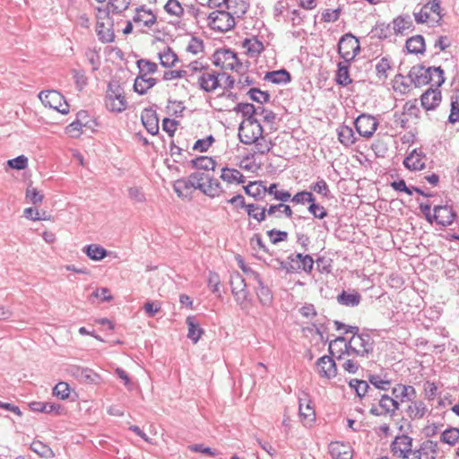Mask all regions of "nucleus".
I'll return each mask as SVG.
<instances>
[{"mask_svg":"<svg viewBox=\"0 0 459 459\" xmlns=\"http://www.w3.org/2000/svg\"><path fill=\"white\" fill-rule=\"evenodd\" d=\"M264 79L274 84H282L290 82L291 81V76L287 70L280 69L266 73Z\"/></svg>","mask_w":459,"mask_h":459,"instance_id":"obj_31","label":"nucleus"},{"mask_svg":"<svg viewBox=\"0 0 459 459\" xmlns=\"http://www.w3.org/2000/svg\"><path fill=\"white\" fill-rule=\"evenodd\" d=\"M440 440L451 446L455 445L459 440V429L449 428L446 429L441 434Z\"/></svg>","mask_w":459,"mask_h":459,"instance_id":"obj_56","label":"nucleus"},{"mask_svg":"<svg viewBox=\"0 0 459 459\" xmlns=\"http://www.w3.org/2000/svg\"><path fill=\"white\" fill-rule=\"evenodd\" d=\"M408 76L415 86H422L430 83L432 78L430 75V67L426 68L423 65L412 66Z\"/></svg>","mask_w":459,"mask_h":459,"instance_id":"obj_14","label":"nucleus"},{"mask_svg":"<svg viewBox=\"0 0 459 459\" xmlns=\"http://www.w3.org/2000/svg\"><path fill=\"white\" fill-rule=\"evenodd\" d=\"M53 394L62 400L68 398V396L70 394L69 385L65 382H59L53 388Z\"/></svg>","mask_w":459,"mask_h":459,"instance_id":"obj_63","label":"nucleus"},{"mask_svg":"<svg viewBox=\"0 0 459 459\" xmlns=\"http://www.w3.org/2000/svg\"><path fill=\"white\" fill-rule=\"evenodd\" d=\"M360 51L359 39L351 33H347L339 40L338 53L346 62L352 61Z\"/></svg>","mask_w":459,"mask_h":459,"instance_id":"obj_7","label":"nucleus"},{"mask_svg":"<svg viewBox=\"0 0 459 459\" xmlns=\"http://www.w3.org/2000/svg\"><path fill=\"white\" fill-rule=\"evenodd\" d=\"M136 64L139 68V74H145L147 76V74H154L158 69L156 63L147 59H140Z\"/></svg>","mask_w":459,"mask_h":459,"instance_id":"obj_54","label":"nucleus"},{"mask_svg":"<svg viewBox=\"0 0 459 459\" xmlns=\"http://www.w3.org/2000/svg\"><path fill=\"white\" fill-rule=\"evenodd\" d=\"M141 120L149 134L156 135L159 133V118L152 108H144L141 114Z\"/></svg>","mask_w":459,"mask_h":459,"instance_id":"obj_15","label":"nucleus"},{"mask_svg":"<svg viewBox=\"0 0 459 459\" xmlns=\"http://www.w3.org/2000/svg\"><path fill=\"white\" fill-rule=\"evenodd\" d=\"M242 47L246 49L247 55L250 57H256L264 49V43L256 37L245 39Z\"/></svg>","mask_w":459,"mask_h":459,"instance_id":"obj_22","label":"nucleus"},{"mask_svg":"<svg viewBox=\"0 0 459 459\" xmlns=\"http://www.w3.org/2000/svg\"><path fill=\"white\" fill-rule=\"evenodd\" d=\"M39 98L45 107L53 108L64 115L69 112L68 103L65 97L57 91H42L39 93Z\"/></svg>","mask_w":459,"mask_h":459,"instance_id":"obj_6","label":"nucleus"},{"mask_svg":"<svg viewBox=\"0 0 459 459\" xmlns=\"http://www.w3.org/2000/svg\"><path fill=\"white\" fill-rule=\"evenodd\" d=\"M310 189L325 197H329L330 195L329 186L323 178H319L316 183L311 185Z\"/></svg>","mask_w":459,"mask_h":459,"instance_id":"obj_64","label":"nucleus"},{"mask_svg":"<svg viewBox=\"0 0 459 459\" xmlns=\"http://www.w3.org/2000/svg\"><path fill=\"white\" fill-rule=\"evenodd\" d=\"M212 58L213 64L216 66H221L223 70H231L243 74L247 68V66L239 60L237 54L230 48L217 49Z\"/></svg>","mask_w":459,"mask_h":459,"instance_id":"obj_2","label":"nucleus"},{"mask_svg":"<svg viewBox=\"0 0 459 459\" xmlns=\"http://www.w3.org/2000/svg\"><path fill=\"white\" fill-rule=\"evenodd\" d=\"M131 0H108V8L115 14H120L130 5Z\"/></svg>","mask_w":459,"mask_h":459,"instance_id":"obj_55","label":"nucleus"},{"mask_svg":"<svg viewBox=\"0 0 459 459\" xmlns=\"http://www.w3.org/2000/svg\"><path fill=\"white\" fill-rule=\"evenodd\" d=\"M438 449L437 443L433 440H426L421 443L419 449L413 451V455L418 454L420 455L421 459H428L430 455H434L437 454Z\"/></svg>","mask_w":459,"mask_h":459,"instance_id":"obj_32","label":"nucleus"},{"mask_svg":"<svg viewBox=\"0 0 459 459\" xmlns=\"http://www.w3.org/2000/svg\"><path fill=\"white\" fill-rule=\"evenodd\" d=\"M263 186H264L261 182H250L247 186H244V190L247 195L254 197L255 200H261L263 198L262 194H264Z\"/></svg>","mask_w":459,"mask_h":459,"instance_id":"obj_52","label":"nucleus"},{"mask_svg":"<svg viewBox=\"0 0 459 459\" xmlns=\"http://www.w3.org/2000/svg\"><path fill=\"white\" fill-rule=\"evenodd\" d=\"M106 108L115 113H121L127 107L124 90L117 82H110L105 97Z\"/></svg>","mask_w":459,"mask_h":459,"instance_id":"obj_3","label":"nucleus"},{"mask_svg":"<svg viewBox=\"0 0 459 459\" xmlns=\"http://www.w3.org/2000/svg\"><path fill=\"white\" fill-rule=\"evenodd\" d=\"M411 447L412 438L407 435L395 437L390 446L392 453L402 459L408 458L410 455H413Z\"/></svg>","mask_w":459,"mask_h":459,"instance_id":"obj_11","label":"nucleus"},{"mask_svg":"<svg viewBox=\"0 0 459 459\" xmlns=\"http://www.w3.org/2000/svg\"><path fill=\"white\" fill-rule=\"evenodd\" d=\"M379 126L378 121L373 116L366 113L360 114L354 120V126L358 134L364 138L369 139L373 136Z\"/></svg>","mask_w":459,"mask_h":459,"instance_id":"obj_9","label":"nucleus"},{"mask_svg":"<svg viewBox=\"0 0 459 459\" xmlns=\"http://www.w3.org/2000/svg\"><path fill=\"white\" fill-rule=\"evenodd\" d=\"M368 382L377 389L387 391L391 387L392 381L386 378V376L382 377L377 374L368 376Z\"/></svg>","mask_w":459,"mask_h":459,"instance_id":"obj_46","label":"nucleus"},{"mask_svg":"<svg viewBox=\"0 0 459 459\" xmlns=\"http://www.w3.org/2000/svg\"><path fill=\"white\" fill-rule=\"evenodd\" d=\"M208 25L213 30L226 32L235 26V19L228 11L216 10L209 14Z\"/></svg>","mask_w":459,"mask_h":459,"instance_id":"obj_5","label":"nucleus"},{"mask_svg":"<svg viewBox=\"0 0 459 459\" xmlns=\"http://www.w3.org/2000/svg\"><path fill=\"white\" fill-rule=\"evenodd\" d=\"M329 453L333 459H352L353 450L349 443L331 442Z\"/></svg>","mask_w":459,"mask_h":459,"instance_id":"obj_17","label":"nucleus"},{"mask_svg":"<svg viewBox=\"0 0 459 459\" xmlns=\"http://www.w3.org/2000/svg\"><path fill=\"white\" fill-rule=\"evenodd\" d=\"M288 260L291 264L290 272L299 273L304 271L307 273H310L314 266V259L309 255H302L300 253L292 254L288 256Z\"/></svg>","mask_w":459,"mask_h":459,"instance_id":"obj_12","label":"nucleus"},{"mask_svg":"<svg viewBox=\"0 0 459 459\" xmlns=\"http://www.w3.org/2000/svg\"><path fill=\"white\" fill-rule=\"evenodd\" d=\"M96 33L99 39L103 43H109L114 40L115 35L112 29V23L98 22L96 24Z\"/></svg>","mask_w":459,"mask_h":459,"instance_id":"obj_26","label":"nucleus"},{"mask_svg":"<svg viewBox=\"0 0 459 459\" xmlns=\"http://www.w3.org/2000/svg\"><path fill=\"white\" fill-rule=\"evenodd\" d=\"M430 75H431V82L432 85L436 86V89H438L444 82H445V76H444V71L443 69L438 67H430Z\"/></svg>","mask_w":459,"mask_h":459,"instance_id":"obj_59","label":"nucleus"},{"mask_svg":"<svg viewBox=\"0 0 459 459\" xmlns=\"http://www.w3.org/2000/svg\"><path fill=\"white\" fill-rule=\"evenodd\" d=\"M197 81L199 87L205 92H212L219 87L217 73L208 68L198 76Z\"/></svg>","mask_w":459,"mask_h":459,"instance_id":"obj_16","label":"nucleus"},{"mask_svg":"<svg viewBox=\"0 0 459 459\" xmlns=\"http://www.w3.org/2000/svg\"><path fill=\"white\" fill-rule=\"evenodd\" d=\"M336 299L338 303L342 306L356 307L361 300V295L355 290H353L351 293L347 292L346 290H342Z\"/></svg>","mask_w":459,"mask_h":459,"instance_id":"obj_28","label":"nucleus"},{"mask_svg":"<svg viewBox=\"0 0 459 459\" xmlns=\"http://www.w3.org/2000/svg\"><path fill=\"white\" fill-rule=\"evenodd\" d=\"M133 21L135 23H143L145 27L151 28L156 22L157 18L151 10L140 6L136 8V13L133 17Z\"/></svg>","mask_w":459,"mask_h":459,"instance_id":"obj_21","label":"nucleus"},{"mask_svg":"<svg viewBox=\"0 0 459 459\" xmlns=\"http://www.w3.org/2000/svg\"><path fill=\"white\" fill-rule=\"evenodd\" d=\"M331 356H322L316 362V369L322 378L332 379L337 376V367L335 361Z\"/></svg>","mask_w":459,"mask_h":459,"instance_id":"obj_13","label":"nucleus"},{"mask_svg":"<svg viewBox=\"0 0 459 459\" xmlns=\"http://www.w3.org/2000/svg\"><path fill=\"white\" fill-rule=\"evenodd\" d=\"M207 185L204 183V188L202 189V193L205 195L214 198L219 196L222 193V187L221 183L211 177L208 176L207 179Z\"/></svg>","mask_w":459,"mask_h":459,"instance_id":"obj_35","label":"nucleus"},{"mask_svg":"<svg viewBox=\"0 0 459 459\" xmlns=\"http://www.w3.org/2000/svg\"><path fill=\"white\" fill-rule=\"evenodd\" d=\"M208 175L204 172H194L191 173L188 177L189 182H191V186L193 188L198 189L202 191L204 186V180H206Z\"/></svg>","mask_w":459,"mask_h":459,"instance_id":"obj_58","label":"nucleus"},{"mask_svg":"<svg viewBox=\"0 0 459 459\" xmlns=\"http://www.w3.org/2000/svg\"><path fill=\"white\" fill-rule=\"evenodd\" d=\"M299 417L302 420H306V423L314 422L316 420V412L314 408L311 406V402L308 401L304 407L303 400L299 399Z\"/></svg>","mask_w":459,"mask_h":459,"instance_id":"obj_44","label":"nucleus"},{"mask_svg":"<svg viewBox=\"0 0 459 459\" xmlns=\"http://www.w3.org/2000/svg\"><path fill=\"white\" fill-rule=\"evenodd\" d=\"M160 65L164 67H172L178 61L177 54L171 48L166 47L162 52L159 53Z\"/></svg>","mask_w":459,"mask_h":459,"instance_id":"obj_40","label":"nucleus"},{"mask_svg":"<svg viewBox=\"0 0 459 459\" xmlns=\"http://www.w3.org/2000/svg\"><path fill=\"white\" fill-rule=\"evenodd\" d=\"M253 144L255 145L254 152L261 155L268 153L274 145V143L271 140H267L263 134Z\"/></svg>","mask_w":459,"mask_h":459,"instance_id":"obj_47","label":"nucleus"},{"mask_svg":"<svg viewBox=\"0 0 459 459\" xmlns=\"http://www.w3.org/2000/svg\"><path fill=\"white\" fill-rule=\"evenodd\" d=\"M69 373L82 384L98 385L102 383V377L89 368L71 366Z\"/></svg>","mask_w":459,"mask_h":459,"instance_id":"obj_10","label":"nucleus"},{"mask_svg":"<svg viewBox=\"0 0 459 459\" xmlns=\"http://www.w3.org/2000/svg\"><path fill=\"white\" fill-rule=\"evenodd\" d=\"M185 77H192V74H189L188 70L179 69V70H169L164 72L163 80L171 81L179 78Z\"/></svg>","mask_w":459,"mask_h":459,"instance_id":"obj_62","label":"nucleus"},{"mask_svg":"<svg viewBox=\"0 0 459 459\" xmlns=\"http://www.w3.org/2000/svg\"><path fill=\"white\" fill-rule=\"evenodd\" d=\"M164 10L170 15L180 18L184 13V8L182 7L178 0H168L164 5Z\"/></svg>","mask_w":459,"mask_h":459,"instance_id":"obj_53","label":"nucleus"},{"mask_svg":"<svg viewBox=\"0 0 459 459\" xmlns=\"http://www.w3.org/2000/svg\"><path fill=\"white\" fill-rule=\"evenodd\" d=\"M411 26V21L409 16H398L393 21V30L395 34H402L406 29Z\"/></svg>","mask_w":459,"mask_h":459,"instance_id":"obj_51","label":"nucleus"},{"mask_svg":"<svg viewBox=\"0 0 459 459\" xmlns=\"http://www.w3.org/2000/svg\"><path fill=\"white\" fill-rule=\"evenodd\" d=\"M263 191L264 193H268L274 196V199L281 202H287L290 199L291 195L288 191L285 190H278L277 184L273 183L268 187L265 186H263Z\"/></svg>","mask_w":459,"mask_h":459,"instance_id":"obj_45","label":"nucleus"},{"mask_svg":"<svg viewBox=\"0 0 459 459\" xmlns=\"http://www.w3.org/2000/svg\"><path fill=\"white\" fill-rule=\"evenodd\" d=\"M338 140L346 147L351 146L357 141L352 128L346 125H342L337 128Z\"/></svg>","mask_w":459,"mask_h":459,"instance_id":"obj_25","label":"nucleus"},{"mask_svg":"<svg viewBox=\"0 0 459 459\" xmlns=\"http://www.w3.org/2000/svg\"><path fill=\"white\" fill-rule=\"evenodd\" d=\"M87 256L94 261H100L107 256V250L100 245L91 244L84 247Z\"/></svg>","mask_w":459,"mask_h":459,"instance_id":"obj_41","label":"nucleus"},{"mask_svg":"<svg viewBox=\"0 0 459 459\" xmlns=\"http://www.w3.org/2000/svg\"><path fill=\"white\" fill-rule=\"evenodd\" d=\"M448 121L451 124L459 122V93L452 97L451 111Z\"/></svg>","mask_w":459,"mask_h":459,"instance_id":"obj_60","label":"nucleus"},{"mask_svg":"<svg viewBox=\"0 0 459 459\" xmlns=\"http://www.w3.org/2000/svg\"><path fill=\"white\" fill-rule=\"evenodd\" d=\"M247 95L255 102L264 104L269 102L270 94L268 91H261L258 88H251Z\"/></svg>","mask_w":459,"mask_h":459,"instance_id":"obj_49","label":"nucleus"},{"mask_svg":"<svg viewBox=\"0 0 459 459\" xmlns=\"http://www.w3.org/2000/svg\"><path fill=\"white\" fill-rule=\"evenodd\" d=\"M186 323L188 328L187 337L194 343H196L204 333V330L201 328L199 323L196 321V318L194 316H187Z\"/></svg>","mask_w":459,"mask_h":459,"instance_id":"obj_27","label":"nucleus"},{"mask_svg":"<svg viewBox=\"0 0 459 459\" xmlns=\"http://www.w3.org/2000/svg\"><path fill=\"white\" fill-rule=\"evenodd\" d=\"M405 48L409 53L422 54L425 51V40L421 35L412 36L406 40Z\"/></svg>","mask_w":459,"mask_h":459,"instance_id":"obj_33","label":"nucleus"},{"mask_svg":"<svg viewBox=\"0 0 459 459\" xmlns=\"http://www.w3.org/2000/svg\"><path fill=\"white\" fill-rule=\"evenodd\" d=\"M406 412L411 420L421 419L427 412V407L422 401H415L408 406Z\"/></svg>","mask_w":459,"mask_h":459,"instance_id":"obj_36","label":"nucleus"},{"mask_svg":"<svg viewBox=\"0 0 459 459\" xmlns=\"http://www.w3.org/2000/svg\"><path fill=\"white\" fill-rule=\"evenodd\" d=\"M220 178L224 182H227L229 184H232L235 182L238 184H243L245 182V177L239 170L236 169H230L228 167H224L221 169V174Z\"/></svg>","mask_w":459,"mask_h":459,"instance_id":"obj_29","label":"nucleus"},{"mask_svg":"<svg viewBox=\"0 0 459 459\" xmlns=\"http://www.w3.org/2000/svg\"><path fill=\"white\" fill-rule=\"evenodd\" d=\"M391 25L385 22H377L371 30L372 38H377L379 39L388 38L391 35Z\"/></svg>","mask_w":459,"mask_h":459,"instance_id":"obj_48","label":"nucleus"},{"mask_svg":"<svg viewBox=\"0 0 459 459\" xmlns=\"http://www.w3.org/2000/svg\"><path fill=\"white\" fill-rule=\"evenodd\" d=\"M157 83V80L152 77H147L145 74H139L134 83V90L140 95H143L147 91Z\"/></svg>","mask_w":459,"mask_h":459,"instance_id":"obj_24","label":"nucleus"},{"mask_svg":"<svg viewBox=\"0 0 459 459\" xmlns=\"http://www.w3.org/2000/svg\"><path fill=\"white\" fill-rule=\"evenodd\" d=\"M264 134V128L258 120L242 121L238 126V138L245 145L255 143Z\"/></svg>","mask_w":459,"mask_h":459,"instance_id":"obj_4","label":"nucleus"},{"mask_svg":"<svg viewBox=\"0 0 459 459\" xmlns=\"http://www.w3.org/2000/svg\"><path fill=\"white\" fill-rule=\"evenodd\" d=\"M441 98L438 89L429 88L421 95V105L426 110L435 109L440 104Z\"/></svg>","mask_w":459,"mask_h":459,"instance_id":"obj_20","label":"nucleus"},{"mask_svg":"<svg viewBox=\"0 0 459 459\" xmlns=\"http://www.w3.org/2000/svg\"><path fill=\"white\" fill-rule=\"evenodd\" d=\"M346 333H351L349 341L343 336H338L329 342V352L337 359L347 357L368 358L374 351L375 342L368 333H359L358 326H348Z\"/></svg>","mask_w":459,"mask_h":459,"instance_id":"obj_1","label":"nucleus"},{"mask_svg":"<svg viewBox=\"0 0 459 459\" xmlns=\"http://www.w3.org/2000/svg\"><path fill=\"white\" fill-rule=\"evenodd\" d=\"M30 449L42 458L48 459L54 457L55 455L52 449L48 445L39 440H34L30 444Z\"/></svg>","mask_w":459,"mask_h":459,"instance_id":"obj_42","label":"nucleus"},{"mask_svg":"<svg viewBox=\"0 0 459 459\" xmlns=\"http://www.w3.org/2000/svg\"><path fill=\"white\" fill-rule=\"evenodd\" d=\"M267 207H262L257 204H248L246 212L249 218L255 220L258 223L265 221L267 214Z\"/></svg>","mask_w":459,"mask_h":459,"instance_id":"obj_34","label":"nucleus"},{"mask_svg":"<svg viewBox=\"0 0 459 459\" xmlns=\"http://www.w3.org/2000/svg\"><path fill=\"white\" fill-rule=\"evenodd\" d=\"M258 107L255 108L252 103H238L233 108V111L237 113H241L245 117L244 121H256L257 119L255 117V115L258 113Z\"/></svg>","mask_w":459,"mask_h":459,"instance_id":"obj_30","label":"nucleus"},{"mask_svg":"<svg viewBox=\"0 0 459 459\" xmlns=\"http://www.w3.org/2000/svg\"><path fill=\"white\" fill-rule=\"evenodd\" d=\"M434 220L441 226H449L455 218V212L448 205L434 207Z\"/></svg>","mask_w":459,"mask_h":459,"instance_id":"obj_19","label":"nucleus"},{"mask_svg":"<svg viewBox=\"0 0 459 459\" xmlns=\"http://www.w3.org/2000/svg\"><path fill=\"white\" fill-rule=\"evenodd\" d=\"M233 297L240 309L246 313L248 312L252 306V300L249 297V291L247 289L242 291H233Z\"/></svg>","mask_w":459,"mask_h":459,"instance_id":"obj_38","label":"nucleus"},{"mask_svg":"<svg viewBox=\"0 0 459 459\" xmlns=\"http://www.w3.org/2000/svg\"><path fill=\"white\" fill-rule=\"evenodd\" d=\"M392 69L390 59L382 57L376 65V74L378 82H385L388 78V71Z\"/></svg>","mask_w":459,"mask_h":459,"instance_id":"obj_37","label":"nucleus"},{"mask_svg":"<svg viewBox=\"0 0 459 459\" xmlns=\"http://www.w3.org/2000/svg\"><path fill=\"white\" fill-rule=\"evenodd\" d=\"M192 167L196 169L214 170L216 161L208 156H199L191 160Z\"/></svg>","mask_w":459,"mask_h":459,"instance_id":"obj_39","label":"nucleus"},{"mask_svg":"<svg viewBox=\"0 0 459 459\" xmlns=\"http://www.w3.org/2000/svg\"><path fill=\"white\" fill-rule=\"evenodd\" d=\"M230 282L232 294L233 291H242L247 289L246 281L238 272H234L230 274Z\"/></svg>","mask_w":459,"mask_h":459,"instance_id":"obj_50","label":"nucleus"},{"mask_svg":"<svg viewBox=\"0 0 459 459\" xmlns=\"http://www.w3.org/2000/svg\"><path fill=\"white\" fill-rule=\"evenodd\" d=\"M256 296L259 302L263 306H269L273 301V294L268 286L263 281L262 284H257Z\"/></svg>","mask_w":459,"mask_h":459,"instance_id":"obj_43","label":"nucleus"},{"mask_svg":"<svg viewBox=\"0 0 459 459\" xmlns=\"http://www.w3.org/2000/svg\"><path fill=\"white\" fill-rule=\"evenodd\" d=\"M426 155L421 150L414 149L403 160L405 168L410 170H422L425 169Z\"/></svg>","mask_w":459,"mask_h":459,"instance_id":"obj_18","label":"nucleus"},{"mask_svg":"<svg viewBox=\"0 0 459 459\" xmlns=\"http://www.w3.org/2000/svg\"><path fill=\"white\" fill-rule=\"evenodd\" d=\"M266 211H267L268 216L275 215L276 212H280L284 213L285 216L288 217V218H291L292 214H293V212H292L290 206L288 205V204H282V203L278 204H271L267 208Z\"/></svg>","mask_w":459,"mask_h":459,"instance_id":"obj_57","label":"nucleus"},{"mask_svg":"<svg viewBox=\"0 0 459 459\" xmlns=\"http://www.w3.org/2000/svg\"><path fill=\"white\" fill-rule=\"evenodd\" d=\"M400 409L398 400L388 394H382L379 399L378 406L372 404L369 413L374 416H394L395 412Z\"/></svg>","mask_w":459,"mask_h":459,"instance_id":"obj_8","label":"nucleus"},{"mask_svg":"<svg viewBox=\"0 0 459 459\" xmlns=\"http://www.w3.org/2000/svg\"><path fill=\"white\" fill-rule=\"evenodd\" d=\"M214 141L215 140L212 135H209L204 139H199L195 143L193 150L200 152H204L212 146Z\"/></svg>","mask_w":459,"mask_h":459,"instance_id":"obj_61","label":"nucleus"},{"mask_svg":"<svg viewBox=\"0 0 459 459\" xmlns=\"http://www.w3.org/2000/svg\"><path fill=\"white\" fill-rule=\"evenodd\" d=\"M350 63L345 60L338 63L335 74V82L338 85L345 87L352 82L349 71Z\"/></svg>","mask_w":459,"mask_h":459,"instance_id":"obj_23","label":"nucleus"}]
</instances>
